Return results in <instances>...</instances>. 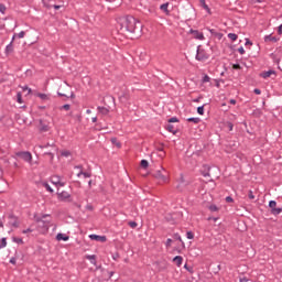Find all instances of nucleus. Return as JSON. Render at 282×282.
<instances>
[{"label":"nucleus","mask_w":282,"mask_h":282,"mask_svg":"<svg viewBox=\"0 0 282 282\" xmlns=\"http://www.w3.org/2000/svg\"><path fill=\"white\" fill-rule=\"evenodd\" d=\"M118 28L121 34H127L128 36L132 34L140 36L142 34V22L132 15L119 18Z\"/></svg>","instance_id":"nucleus-1"},{"label":"nucleus","mask_w":282,"mask_h":282,"mask_svg":"<svg viewBox=\"0 0 282 282\" xmlns=\"http://www.w3.org/2000/svg\"><path fill=\"white\" fill-rule=\"evenodd\" d=\"M15 155L29 164L32 163V153L28 151L17 152Z\"/></svg>","instance_id":"nucleus-2"},{"label":"nucleus","mask_w":282,"mask_h":282,"mask_svg":"<svg viewBox=\"0 0 282 282\" xmlns=\"http://www.w3.org/2000/svg\"><path fill=\"white\" fill-rule=\"evenodd\" d=\"M210 56L204 48H200L199 46L197 47V53H196V61H208Z\"/></svg>","instance_id":"nucleus-3"},{"label":"nucleus","mask_w":282,"mask_h":282,"mask_svg":"<svg viewBox=\"0 0 282 282\" xmlns=\"http://www.w3.org/2000/svg\"><path fill=\"white\" fill-rule=\"evenodd\" d=\"M8 224L9 226H13V228H19V218L17 216H14L13 214H10L8 216Z\"/></svg>","instance_id":"nucleus-4"},{"label":"nucleus","mask_w":282,"mask_h":282,"mask_svg":"<svg viewBox=\"0 0 282 282\" xmlns=\"http://www.w3.org/2000/svg\"><path fill=\"white\" fill-rule=\"evenodd\" d=\"M189 34H192L197 41H204V33L199 32L198 30L191 29Z\"/></svg>","instance_id":"nucleus-5"},{"label":"nucleus","mask_w":282,"mask_h":282,"mask_svg":"<svg viewBox=\"0 0 282 282\" xmlns=\"http://www.w3.org/2000/svg\"><path fill=\"white\" fill-rule=\"evenodd\" d=\"M89 239H91V241H101V243H105V241H107V237L98 235H90Z\"/></svg>","instance_id":"nucleus-6"},{"label":"nucleus","mask_w":282,"mask_h":282,"mask_svg":"<svg viewBox=\"0 0 282 282\" xmlns=\"http://www.w3.org/2000/svg\"><path fill=\"white\" fill-rule=\"evenodd\" d=\"M15 39H17V35H13L11 42L6 47V54H12V52H14V46L12 45V43H14Z\"/></svg>","instance_id":"nucleus-7"},{"label":"nucleus","mask_w":282,"mask_h":282,"mask_svg":"<svg viewBox=\"0 0 282 282\" xmlns=\"http://www.w3.org/2000/svg\"><path fill=\"white\" fill-rule=\"evenodd\" d=\"M154 177H156V180H160V182H167V177H166V175H164L163 173H162V171H156L155 173H154Z\"/></svg>","instance_id":"nucleus-8"},{"label":"nucleus","mask_w":282,"mask_h":282,"mask_svg":"<svg viewBox=\"0 0 282 282\" xmlns=\"http://www.w3.org/2000/svg\"><path fill=\"white\" fill-rule=\"evenodd\" d=\"M264 41H265V43H270V42L278 43V41H280V39L276 36H272V34H270V35L264 36Z\"/></svg>","instance_id":"nucleus-9"},{"label":"nucleus","mask_w":282,"mask_h":282,"mask_svg":"<svg viewBox=\"0 0 282 282\" xmlns=\"http://www.w3.org/2000/svg\"><path fill=\"white\" fill-rule=\"evenodd\" d=\"M183 261H184V258H182V256H176L173 258V262L177 265V268L182 265Z\"/></svg>","instance_id":"nucleus-10"},{"label":"nucleus","mask_w":282,"mask_h":282,"mask_svg":"<svg viewBox=\"0 0 282 282\" xmlns=\"http://www.w3.org/2000/svg\"><path fill=\"white\" fill-rule=\"evenodd\" d=\"M40 131L42 132L50 131V126L47 123H44L43 120H40Z\"/></svg>","instance_id":"nucleus-11"},{"label":"nucleus","mask_w":282,"mask_h":282,"mask_svg":"<svg viewBox=\"0 0 282 282\" xmlns=\"http://www.w3.org/2000/svg\"><path fill=\"white\" fill-rule=\"evenodd\" d=\"M56 239L57 241H69V236L65 234H57Z\"/></svg>","instance_id":"nucleus-12"},{"label":"nucleus","mask_w":282,"mask_h":282,"mask_svg":"<svg viewBox=\"0 0 282 282\" xmlns=\"http://www.w3.org/2000/svg\"><path fill=\"white\" fill-rule=\"evenodd\" d=\"M272 75H276V72H274V70H267V72H263L262 74H260V76L262 78H270V76H272Z\"/></svg>","instance_id":"nucleus-13"},{"label":"nucleus","mask_w":282,"mask_h":282,"mask_svg":"<svg viewBox=\"0 0 282 282\" xmlns=\"http://www.w3.org/2000/svg\"><path fill=\"white\" fill-rule=\"evenodd\" d=\"M160 10H162L163 12H165V14H170L171 11H169V2L161 4V6H160Z\"/></svg>","instance_id":"nucleus-14"},{"label":"nucleus","mask_w":282,"mask_h":282,"mask_svg":"<svg viewBox=\"0 0 282 282\" xmlns=\"http://www.w3.org/2000/svg\"><path fill=\"white\" fill-rule=\"evenodd\" d=\"M187 122H193L194 124H199L202 122V119L197 118V117H191L187 119Z\"/></svg>","instance_id":"nucleus-15"},{"label":"nucleus","mask_w":282,"mask_h":282,"mask_svg":"<svg viewBox=\"0 0 282 282\" xmlns=\"http://www.w3.org/2000/svg\"><path fill=\"white\" fill-rule=\"evenodd\" d=\"M97 110L99 113H101V116H107V113H109V110L102 106L97 107Z\"/></svg>","instance_id":"nucleus-16"},{"label":"nucleus","mask_w":282,"mask_h":282,"mask_svg":"<svg viewBox=\"0 0 282 282\" xmlns=\"http://www.w3.org/2000/svg\"><path fill=\"white\" fill-rule=\"evenodd\" d=\"M166 129H167V131H169L170 133H173V135H175V133H177V130L175 129V126H173V124H171V123H169V124L166 126Z\"/></svg>","instance_id":"nucleus-17"},{"label":"nucleus","mask_w":282,"mask_h":282,"mask_svg":"<svg viewBox=\"0 0 282 282\" xmlns=\"http://www.w3.org/2000/svg\"><path fill=\"white\" fill-rule=\"evenodd\" d=\"M199 3L202 6V8H204V10H206V12H208V14H210V8L208 7V4H206V0H199Z\"/></svg>","instance_id":"nucleus-18"},{"label":"nucleus","mask_w":282,"mask_h":282,"mask_svg":"<svg viewBox=\"0 0 282 282\" xmlns=\"http://www.w3.org/2000/svg\"><path fill=\"white\" fill-rule=\"evenodd\" d=\"M51 182L55 186H58V184H61V176H52Z\"/></svg>","instance_id":"nucleus-19"},{"label":"nucleus","mask_w":282,"mask_h":282,"mask_svg":"<svg viewBox=\"0 0 282 282\" xmlns=\"http://www.w3.org/2000/svg\"><path fill=\"white\" fill-rule=\"evenodd\" d=\"M59 199H69V193L62 192L58 194Z\"/></svg>","instance_id":"nucleus-20"},{"label":"nucleus","mask_w":282,"mask_h":282,"mask_svg":"<svg viewBox=\"0 0 282 282\" xmlns=\"http://www.w3.org/2000/svg\"><path fill=\"white\" fill-rule=\"evenodd\" d=\"M86 259H88V261H90V263L93 265H96V256L95 254L86 256Z\"/></svg>","instance_id":"nucleus-21"},{"label":"nucleus","mask_w":282,"mask_h":282,"mask_svg":"<svg viewBox=\"0 0 282 282\" xmlns=\"http://www.w3.org/2000/svg\"><path fill=\"white\" fill-rule=\"evenodd\" d=\"M80 175H83L85 178L91 177V174L89 172H83V170L79 171V173L77 174V177H80Z\"/></svg>","instance_id":"nucleus-22"},{"label":"nucleus","mask_w":282,"mask_h":282,"mask_svg":"<svg viewBox=\"0 0 282 282\" xmlns=\"http://www.w3.org/2000/svg\"><path fill=\"white\" fill-rule=\"evenodd\" d=\"M228 39H230V41H237V39H239V36L236 33H228Z\"/></svg>","instance_id":"nucleus-23"},{"label":"nucleus","mask_w":282,"mask_h":282,"mask_svg":"<svg viewBox=\"0 0 282 282\" xmlns=\"http://www.w3.org/2000/svg\"><path fill=\"white\" fill-rule=\"evenodd\" d=\"M37 98H41V100H50V96L43 93L37 94Z\"/></svg>","instance_id":"nucleus-24"},{"label":"nucleus","mask_w":282,"mask_h":282,"mask_svg":"<svg viewBox=\"0 0 282 282\" xmlns=\"http://www.w3.org/2000/svg\"><path fill=\"white\" fill-rule=\"evenodd\" d=\"M141 167H142V169H149V161H147V160H141Z\"/></svg>","instance_id":"nucleus-25"},{"label":"nucleus","mask_w":282,"mask_h":282,"mask_svg":"<svg viewBox=\"0 0 282 282\" xmlns=\"http://www.w3.org/2000/svg\"><path fill=\"white\" fill-rule=\"evenodd\" d=\"M111 142H112V144H116V147H118V149H120V147H122V144L116 138H112Z\"/></svg>","instance_id":"nucleus-26"},{"label":"nucleus","mask_w":282,"mask_h":282,"mask_svg":"<svg viewBox=\"0 0 282 282\" xmlns=\"http://www.w3.org/2000/svg\"><path fill=\"white\" fill-rule=\"evenodd\" d=\"M61 155H62L63 158H69V156L72 155V152L65 150V151H62V152H61Z\"/></svg>","instance_id":"nucleus-27"},{"label":"nucleus","mask_w":282,"mask_h":282,"mask_svg":"<svg viewBox=\"0 0 282 282\" xmlns=\"http://www.w3.org/2000/svg\"><path fill=\"white\" fill-rule=\"evenodd\" d=\"M210 167H207V171H203L202 172V175H203V177H210Z\"/></svg>","instance_id":"nucleus-28"},{"label":"nucleus","mask_w":282,"mask_h":282,"mask_svg":"<svg viewBox=\"0 0 282 282\" xmlns=\"http://www.w3.org/2000/svg\"><path fill=\"white\" fill-rule=\"evenodd\" d=\"M209 210H210L212 213H217V210H219V207H217V205H210V206H209Z\"/></svg>","instance_id":"nucleus-29"},{"label":"nucleus","mask_w":282,"mask_h":282,"mask_svg":"<svg viewBox=\"0 0 282 282\" xmlns=\"http://www.w3.org/2000/svg\"><path fill=\"white\" fill-rule=\"evenodd\" d=\"M17 100H18V102H19L20 105H23V98H22L21 93H18V94H17Z\"/></svg>","instance_id":"nucleus-30"},{"label":"nucleus","mask_w":282,"mask_h":282,"mask_svg":"<svg viewBox=\"0 0 282 282\" xmlns=\"http://www.w3.org/2000/svg\"><path fill=\"white\" fill-rule=\"evenodd\" d=\"M186 237L187 239H195V235L193 234V231H187Z\"/></svg>","instance_id":"nucleus-31"},{"label":"nucleus","mask_w":282,"mask_h":282,"mask_svg":"<svg viewBox=\"0 0 282 282\" xmlns=\"http://www.w3.org/2000/svg\"><path fill=\"white\" fill-rule=\"evenodd\" d=\"M61 109H64L65 111H69V109H72V106L69 104H65L64 106L61 107Z\"/></svg>","instance_id":"nucleus-32"},{"label":"nucleus","mask_w":282,"mask_h":282,"mask_svg":"<svg viewBox=\"0 0 282 282\" xmlns=\"http://www.w3.org/2000/svg\"><path fill=\"white\" fill-rule=\"evenodd\" d=\"M44 187L46 188V191H48V193H54V189L52 188V186H50V184L45 183Z\"/></svg>","instance_id":"nucleus-33"},{"label":"nucleus","mask_w":282,"mask_h":282,"mask_svg":"<svg viewBox=\"0 0 282 282\" xmlns=\"http://www.w3.org/2000/svg\"><path fill=\"white\" fill-rule=\"evenodd\" d=\"M197 113H199V116H204V106H199L197 108Z\"/></svg>","instance_id":"nucleus-34"},{"label":"nucleus","mask_w":282,"mask_h":282,"mask_svg":"<svg viewBox=\"0 0 282 282\" xmlns=\"http://www.w3.org/2000/svg\"><path fill=\"white\" fill-rule=\"evenodd\" d=\"M39 147V149H47V147H55L54 145V143H46V144H44V145H37Z\"/></svg>","instance_id":"nucleus-35"},{"label":"nucleus","mask_w":282,"mask_h":282,"mask_svg":"<svg viewBox=\"0 0 282 282\" xmlns=\"http://www.w3.org/2000/svg\"><path fill=\"white\" fill-rule=\"evenodd\" d=\"M128 226H130V228H138V223L135 221H129Z\"/></svg>","instance_id":"nucleus-36"},{"label":"nucleus","mask_w":282,"mask_h":282,"mask_svg":"<svg viewBox=\"0 0 282 282\" xmlns=\"http://www.w3.org/2000/svg\"><path fill=\"white\" fill-rule=\"evenodd\" d=\"M174 239H176L177 241H181L182 245L184 246V241H182V236H180L178 234H175Z\"/></svg>","instance_id":"nucleus-37"},{"label":"nucleus","mask_w":282,"mask_h":282,"mask_svg":"<svg viewBox=\"0 0 282 282\" xmlns=\"http://www.w3.org/2000/svg\"><path fill=\"white\" fill-rule=\"evenodd\" d=\"M18 36V39H23L25 36V32L21 31L20 33L15 34V37Z\"/></svg>","instance_id":"nucleus-38"},{"label":"nucleus","mask_w":282,"mask_h":282,"mask_svg":"<svg viewBox=\"0 0 282 282\" xmlns=\"http://www.w3.org/2000/svg\"><path fill=\"white\" fill-rule=\"evenodd\" d=\"M171 243H173V239L169 238L165 242L166 248H171Z\"/></svg>","instance_id":"nucleus-39"},{"label":"nucleus","mask_w":282,"mask_h":282,"mask_svg":"<svg viewBox=\"0 0 282 282\" xmlns=\"http://www.w3.org/2000/svg\"><path fill=\"white\" fill-rule=\"evenodd\" d=\"M169 122L171 124V122H180V119H177L176 117H172L169 119Z\"/></svg>","instance_id":"nucleus-40"},{"label":"nucleus","mask_w":282,"mask_h":282,"mask_svg":"<svg viewBox=\"0 0 282 282\" xmlns=\"http://www.w3.org/2000/svg\"><path fill=\"white\" fill-rule=\"evenodd\" d=\"M0 246H2V248H6V246H8V241L6 240V238L1 239V245Z\"/></svg>","instance_id":"nucleus-41"},{"label":"nucleus","mask_w":282,"mask_h":282,"mask_svg":"<svg viewBox=\"0 0 282 282\" xmlns=\"http://www.w3.org/2000/svg\"><path fill=\"white\" fill-rule=\"evenodd\" d=\"M203 83H210V77L208 75H205L203 77Z\"/></svg>","instance_id":"nucleus-42"},{"label":"nucleus","mask_w":282,"mask_h":282,"mask_svg":"<svg viewBox=\"0 0 282 282\" xmlns=\"http://www.w3.org/2000/svg\"><path fill=\"white\" fill-rule=\"evenodd\" d=\"M13 241L15 243H23V239L22 238H13Z\"/></svg>","instance_id":"nucleus-43"},{"label":"nucleus","mask_w":282,"mask_h":282,"mask_svg":"<svg viewBox=\"0 0 282 282\" xmlns=\"http://www.w3.org/2000/svg\"><path fill=\"white\" fill-rule=\"evenodd\" d=\"M45 217H48V216L47 215H43L42 218H37L36 221L37 223L42 221L43 224H45V221L43 220V219H45Z\"/></svg>","instance_id":"nucleus-44"},{"label":"nucleus","mask_w":282,"mask_h":282,"mask_svg":"<svg viewBox=\"0 0 282 282\" xmlns=\"http://www.w3.org/2000/svg\"><path fill=\"white\" fill-rule=\"evenodd\" d=\"M0 12H1L2 14H6V6L0 4Z\"/></svg>","instance_id":"nucleus-45"},{"label":"nucleus","mask_w":282,"mask_h":282,"mask_svg":"<svg viewBox=\"0 0 282 282\" xmlns=\"http://www.w3.org/2000/svg\"><path fill=\"white\" fill-rule=\"evenodd\" d=\"M44 155H50L51 162H52V160H54V153H52V152H45Z\"/></svg>","instance_id":"nucleus-46"},{"label":"nucleus","mask_w":282,"mask_h":282,"mask_svg":"<svg viewBox=\"0 0 282 282\" xmlns=\"http://www.w3.org/2000/svg\"><path fill=\"white\" fill-rule=\"evenodd\" d=\"M239 54H246V50H243V46H240L238 48Z\"/></svg>","instance_id":"nucleus-47"},{"label":"nucleus","mask_w":282,"mask_h":282,"mask_svg":"<svg viewBox=\"0 0 282 282\" xmlns=\"http://www.w3.org/2000/svg\"><path fill=\"white\" fill-rule=\"evenodd\" d=\"M9 262L12 263V265H17V258H11Z\"/></svg>","instance_id":"nucleus-48"},{"label":"nucleus","mask_w":282,"mask_h":282,"mask_svg":"<svg viewBox=\"0 0 282 282\" xmlns=\"http://www.w3.org/2000/svg\"><path fill=\"white\" fill-rule=\"evenodd\" d=\"M232 69H241V65H239V64H234V65H232Z\"/></svg>","instance_id":"nucleus-49"},{"label":"nucleus","mask_w":282,"mask_h":282,"mask_svg":"<svg viewBox=\"0 0 282 282\" xmlns=\"http://www.w3.org/2000/svg\"><path fill=\"white\" fill-rule=\"evenodd\" d=\"M248 197H249V199H254V194L252 193V191H249Z\"/></svg>","instance_id":"nucleus-50"},{"label":"nucleus","mask_w":282,"mask_h":282,"mask_svg":"<svg viewBox=\"0 0 282 282\" xmlns=\"http://www.w3.org/2000/svg\"><path fill=\"white\" fill-rule=\"evenodd\" d=\"M226 202H227L228 204H230V203H232V202H234V199H232V197H231V196H227V197H226Z\"/></svg>","instance_id":"nucleus-51"},{"label":"nucleus","mask_w":282,"mask_h":282,"mask_svg":"<svg viewBox=\"0 0 282 282\" xmlns=\"http://www.w3.org/2000/svg\"><path fill=\"white\" fill-rule=\"evenodd\" d=\"M23 91H29V94H32V89L29 88L28 86H24V87H23Z\"/></svg>","instance_id":"nucleus-52"},{"label":"nucleus","mask_w":282,"mask_h":282,"mask_svg":"<svg viewBox=\"0 0 282 282\" xmlns=\"http://www.w3.org/2000/svg\"><path fill=\"white\" fill-rule=\"evenodd\" d=\"M253 93H254L257 96H260L261 89L256 88V89L253 90Z\"/></svg>","instance_id":"nucleus-53"},{"label":"nucleus","mask_w":282,"mask_h":282,"mask_svg":"<svg viewBox=\"0 0 282 282\" xmlns=\"http://www.w3.org/2000/svg\"><path fill=\"white\" fill-rule=\"evenodd\" d=\"M22 232H23V235H28V232H32V229L28 228V229H24Z\"/></svg>","instance_id":"nucleus-54"},{"label":"nucleus","mask_w":282,"mask_h":282,"mask_svg":"<svg viewBox=\"0 0 282 282\" xmlns=\"http://www.w3.org/2000/svg\"><path fill=\"white\" fill-rule=\"evenodd\" d=\"M278 34H280V35L282 34V24H280L278 28Z\"/></svg>","instance_id":"nucleus-55"},{"label":"nucleus","mask_w":282,"mask_h":282,"mask_svg":"<svg viewBox=\"0 0 282 282\" xmlns=\"http://www.w3.org/2000/svg\"><path fill=\"white\" fill-rule=\"evenodd\" d=\"M240 282H248V278H246V276L240 278Z\"/></svg>","instance_id":"nucleus-56"},{"label":"nucleus","mask_w":282,"mask_h":282,"mask_svg":"<svg viewBox=\"0 0 282 282\" xmlns=\"http://www.w3.org/2000/svg\"><path fill=\"white\" fill-rule=\"evenodd\" d=\"M229 102H230V105H237V100H235V99H230Z\"/></svg>","instance_id":"nucleus-57"},{"label":"nucleus","mask_w":282,"mask_h":282,"mask_svg":"<svg viewBox=\"0 0 282 282\" xmlns=\"http://www.w3.org/2000/svg\"><path fill=\"white\" fill-rule=\"evenodd\" d=\"M58 94V96H61V97H64V98H69L67 95H65V94H62V93H57Z\"/></svg>","instance_id":"nucleus-58"},{"label":"nucleus","mask_w":282,"mask_h":282,"mask_svg":"<svg viewBox=\"0 0 282 282\" xmlns=\"http://www.w3.org/2000/svg\"><path fill=\"white\" fill-rule=\"evenodd\" d=\"M232 127H234L232 123L229 122V123H228V129H229V131H232Z\"/></svg>","instance_id":"nucleus-59"},{"label":"nucleus","mask_w":282,"mask_h":282,"mask_svg":"<svg viewBox=\"0 0 282 282\" xmlns=\"http://www.w3.org/2000/svg\"><path fill=\"white\" fill-rule=\"evenodd\" d=\"M57 186H65V183L61 182V178H59V183H57Z\"/></svg>","instance_id":"nucleus-60"},{"label":"nucleus","mask_w":282,"mask_h":282,"mask_svg":"<svg viewBox=\"0 0 282 282\" xmlns=\"http://www.w3.org/2000/svg\"><path fill=\"white\" fill-rule=\"evenodd\" d=\"M91 122H98V118H97V117H94V118L91 119Z\"/></svg>","instance_id":"nucleus-61"},{"label":"nucleus","mask_w":282,"mask_h":282,"mask_svg":"<svg viewBox=\"0 0 282 282\" xmlns=\"http://www.w3.org/2000/svg\"><path fill=\"white\" fill-rule=\"evenodd\" d=\"M75 169H79V171H83V165H76Z\"/></svg>","instance_id":"nucleus-62"},{"label":"nucleus","mask_w":282,"mask_h":282,"mask_svg":"<svg viewBox=\"0 0 282 282\" xmlns=\"http://www.w3.org/2000/svg\"><path fill=\"white\" fill-rule=\"evenodd\" d=\"M246 45H252V43L250 42V40L246 41Z\"/></svg>","instance_id":"nucleus-63"},{"label":"nucleus","mask_w":282,"mask_h":282,"mask_svg":"<svg viewBox=\"0 0 282 282\" xmlns=\"http://www.w3.org/2000/svg\"><path fill=\"white\" fill-rule=\"evenodd\" d=\"M86 113H88V115L91 113V110L87 109V110H86Z\"/></svg>","instance_id":"nucleus-64"}]
</instances>
